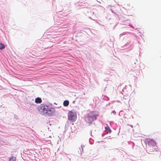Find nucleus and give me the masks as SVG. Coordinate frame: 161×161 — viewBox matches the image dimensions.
<instances>
[{
  "mask_svg": "<svg viewBox=\"0 0 161 161\" xmlns=\"http://www.w3.org/2000/svg\"><path fill=\"white\" fill-rule=\"evenodd\" d=\"M39 111L43 115L50 116L54 114L55 110L54 108H49L46 105L41 106Z\"/></svg>",
  "mask_w": 161,
  "mask_h": 161,
  "instance_id": "obj_1",
  "label": "nucleus"
},
{
  "mask_svg": "<svg viewBox=\"0 0 161 161\" xmlns=\"http://www.w3.org/2000/svg\"><path fill=\"white\" fill-rule=\"evenodd\" d=\"M98 115L96 114L94 112H91L89 114L86 118V122L91 124L94 120H96Z\"/></svg>",
  "mask_w": 161,
  "mask_h": 161,
  "instance_id": "obj_2",
  "label": "nucleus"
},
{
  "mask_svg": "<svg viewBox=\"0 0 161 161\" xmlns=\"http://www.w3.org/2000/svg\"><path fill=\"white\" fill-rule=\"evenodd\" d=\"M149 146L148 148L151 152L153 151L156 148L155 147L156 146V143L152 139H148L147 140Z\"/></svg>",
  "mask_w": 161,
  "mask_h": 161,
  "instance_id": "obj_3",
  "label": "nucleus"
},
{
  "mask_svg": "<svg viewBox=\"0 0 161 161\" xmlns=\"http://www.w3.org/2000/svg\"><path fill=\"white\" fill-rule=\"evenodd\" d=\"M77 116L75 113L70 111L68 113V119L73 122L76 119Z\"/></svg>",
  "mask_w": 161,
  "mask_h": 161,
  "instance_id": "obj_4",
  "label": "nucleus"
},
{
  "mask_svg": "<svg viewBox=\"0 0 161 161\" xmlns=\"http://www.w3.org/2000/svg\"><path fill=\"white\" fill-rule=\"evenodd\" d=\"M105 131L107 133H110L111 132V130L108 126L107 125V126L105 127Z\"/></svg>",
  "mask_w": 161,
  "mask_h": 161,
  "instance_id": "obj_5",
  "label": "nucleus"
},
{
  "mask_svg": "<svg viewBox=\"0 0 161 161\" xmlns=\"http://www.w3.org/2000/svg\"><path fill=\"white\" fill-rule=\"evenodd\" d=\"M35 102L37 103H40L42 102V100L41 98L37 97L35 99Z\"/></svg>",
  "mask_w": 161,
  "mask_h": 161,
  "instance_id": "obj_6",
  "label": "nucleus"
},
{
  "mask_svg": "<svg viewBox=\"0 0 161 161\" xmlns=\"http://www.w3.org/2000/svg\"><path fill=\"white\" fill-rule=\"evenodd\" d=\"M69 104V101L68 100H65L63 103V105L64 106H67Z\"/></svg>",
  "mask_w": 161,
  "mask_h": 161,
  "instance_id": "obj_7",
  "label": "nucleus"
},
{
  "mask_svg": "<svg viewBox=\"0 0 161 161\" xmlns=\"http://www.w3.org/2000/svg\"><path fill=\"white\" fill-rule=\"evenodd\" d=\"M15 160L16 157L12 156L9 158V161H15Z\"/></svg>",
  "mask_w": 161,
  "mask_h": 161,
  "instance_id": "obj_8",
  "label": "nucleus"
},
{
  "mask_svg": "<svg viewBox=\"0 0 161 161\" xmlns=\"http://www.w3.org/2000/svg\"><path fill=\"white\" fill-rule=\"evenodd\" d=\"M5 47V46L4 44L3 43H0V49H4Z\"/></svg>",
  "mask_w": 161,
  "mask_h": 161,
  "instance_id": "obj_9",
  "label": "nucleus"
}]
</instances>
